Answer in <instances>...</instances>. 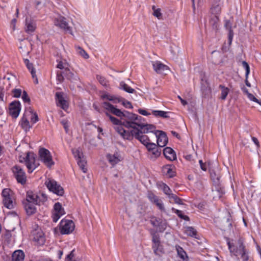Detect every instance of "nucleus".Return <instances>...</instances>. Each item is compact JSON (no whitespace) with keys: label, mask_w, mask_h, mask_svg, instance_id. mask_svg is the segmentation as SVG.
<instances>
[{"label":"nucleus","mask_w":261,"mask_h":261,"mask_svg":"<svg viewBox=\"0 0 261 261\" xmlns=\"http://www.w3.org/2000/svg\"><path fill=\"white\" fill-rule=\"evenodd\" d=\"M160 187L163 191L164 193L168 196V197L172 194L171 189L169 187L165 184L162 183L160 185Z\"/></svg>","instance_id":"nucleus-37"},{"label":"nucleus","mask_w":261,"mask_h":261,"mask_svg":"<svg viewBox=\"0 0 261 261\" xmlns=\"http://www.w3.org/2000/svg\"><path fill=\"white\" fill-rule=\"evenodd\" d=\"M14 176L18 182L24 185L27 181V176L23 169L18 165H15L12 168Z\"/></svg>","instance_id":"nucleus-12"},{"label":"nucleus","mask_w":261,"mask_h":261,"mask_svg":"<svg viewBox=\"0 0 261 261\" xmlns=\"http://www.w3.org/2000/svg\"><path fill=\"white\" fill-rule=\"evenodd\" d=\"M107 158L112 166L116 165L123 160V157L119 152H116L113 154H108Z\"/></svg>","instance_id":"nucleus-21"},{"label":"nucleus","mask_w":261,"mask_h":261,"mask_svg":"<svg viewBox=\"0 0 261 261\" xmlns=\"http://www.w3.org/2000/svg\"><path fill=\"white\" fill-rule=\"evenodd\" d=\"M242 65H243L244 68H245V69L246 70V73H245V76H246L245 84H246L247 86H248L249 87H251V84H250V83L248 82V81L247 80L248 77V75H249V74L250 73V67H249V66L248 64V63L246 62H245V61H243L242 62Z\"/></svg>","instance_id":"nucleus-30"},{"label":"nucleus","mask_w":261,"mask_h":261,"mask_svg":"<svg viewBox=\"0 0 261 261\" xmlns=\"http://www.w3.org/2000/svg\"><path fill=\"white\" fill-rule=\"evenodd\" d=\"M133 137L139 140L145 146L150 142L148 136L139 133V130L137 129H131L128 133H125L124 135V139L131 140Z\"/></svg>","instance_id":"nucleus-5"},{"label":"nucleus","mask_w":261,"mask_h":261,"mask_svg":"<svg viewBox=\"0 0 261 261\" xmlns=\"http://www.w3.org/2000/svg\"><path fill=\"white\" fill-rule=\"evenodd\" d=\"M146 147L148 150L150 152L155 148L156 147V145L155 143L149 142L146 145Z\"/></svg>","instance_id":"nucleus-47"},{"label":"nucleus","mask_w":261,"mask_h":261,"mask_svg":"<svg viewBox=\"0 0 261 261\" xmlns=\"http://www.w3.org/2000/svg\"><path fill=\"white\" fill-rule=\"evenodd\" d=\"M65 214L64 208L62 207L61 204L59 202H57L54 204V210L53 212V221L56 222L60 218L61 216Z\"/></svg>","instance_id":"nucleus-16"},{"label":"nucleus","mask_w":261,"mask_h":261,"mask_svg":"<svg viewBox=\"0 0 261 261\" xmlns=\"http://www.w3.org/2000/svg\"><path fill=\"white\" fill-rule=\"evenodd\" d=\"M224 26L225 28L228 30V40L229 44H231L233 37V33L232 30V21L230 20H226L225 21Z\"/></svg>","instance_id":"nucleus-26"},{"label":"nucleus","mask_w":261,"mask_h":261,"mask_svg":"<svg viewBox=\"0 0 261 261\" xmlns=\"http://www.w3.org/2000/svg\"><path fill=\"white\" fill-rule=\"evenodd\" d=\"M122 100H121V102H122V105H123V106H124L126 108H133L132 104L129 101L125 100L123 98H122Z\"/></svg>","instance_id":"nucleus-48"},{"label":"nucleus","mask_w":261,"mask_h":261,"mask_svg":"<svg viewBox=\"0 0 261 261\" xmlns=\"http://www.w3.org/2000/svg\"><path fill=\"white\" fill-rule=\"evenodd\" d=\"M104 107L118 117H120L121 118H123V117L126 118L123 124L125 127L128 129H137L139 130V133L141 134L155 132V126L152 124H145L142 123L141 120L142 118L140 116L127 111L122 112L113 105L108 103H104Z\"/></svg>","instance_id":"nucleus-1"},{"label":"nucleus","mask_w":261,"mask_h":261,"mask_svg":"<svg viewBox=\"0 0 261 261\" xmlns=\"http://www.w3.org/2000/svg\"><path fill=\"white\" fill-rule=\"evenodd\" d=\"M31 237L35 244L37 245H42L44 244L45 239L44 233L42 229L38 226H35V228L31 232Z\"/></svg>","instance_id":"nucleus-7"},{"label":"nucleus","mask_w":261,"mask_h":261,"mask_svg":"<svg viewBox=\"0 0 261 261\" xmlns=\"http://www.w3.org/2000/svg\"><path fill=\"white\" fill-rule=\"evenodd\" d=\"M55 25L59 27L64 31L72 35L71 27L69 24V21L62 16H58L54 20Z\"/></svg>","instance_id":"nucleus-8"},{"label":"nucleus","mask_w":261,"mask_h":261,"mask_svg":"<svg viewBox=\"0 0 261 261\" xmlns=\"http://www.w3.org/2000/svg\"><path fill=\"white\" fill-rule=\"evenodd\" d=\"M242 90H243V92H244L245 94L247 95V94H248V93H249V92H248V89H247L246 88L244 87V88H242Z\"/></svg>","instance_id":"nucleus-63"},{"label":"nucleus","mask_w":261,"mask_h":261,"mask_svg":"<svg viewBox=\"0 0 261 261\" xmlns=\"http://www.w3.org/2000/svg\"><path fill=\"white\" fill-rule=\"evenodd\" d=\"M22 99L24 102H29L30 101V99L28 96L27 93L25 91H24L22 93Z\"/></svg>","instance_id":"nucleus-50"},{"label":"nucleus","mask_w":261,"mask_h":261,"mask_svg":"<svg viewBox=\"0 0 261 261\" xmlns=\"http://www.w3.org/2000/svg\"><path fill=\"white\" fill-rule=\"evenodd\" d=\"M211 14L214 16L218 15L220 14L221 12V7L219 5H216L215 6H213L211 9Z\"/></svg>","instance_id":"nucleus-35"},{"label":"nucleus","mask_w":261,"mask_h":261,"mask_svg":"<svg viewBox=\"0 0 261 261\" xmlns=\"http://www.w3.org/2000/svg\"><path fill=\"white\" fill-rule=\"evenodd\" d=\"M163 153L166 158L170 161H173L176 159L175 153L170 147H166L163 150Z\"/></svg>","instance_id":"nucleus-24"},{"label":"nucleus","mask_w":261,"mask_h":261,"mask_svg":"<svg viewBox=\"0 0 261 261\" xmlns=\"http://www.w3.org/2000/svg\"><path fill=\"white\" fill-rule=\"evenodd\" d=\"M3 202L4 206L9 208H13L15 205L13 192L10 189H5L2 191Z\"/></svg>","instance_id":"nucleus-6"},{"label":"nucleus","mask_w":261,"mask_h":261,"mask_svg":"<svg viewBox=\"0 0 261 261\" xmlns=\"http://www.w3.org/2000/svg\"><path fill=\"white\" fill-rule=\"evenodd\" d=\"M72 153L77 160V164L84 173H86L87 169L86 167L87 162L83 158V152L81 148H74L72 149Z\"/></svg>","instance_id":"nucleus-9"},{"label":"nucleus","mask_w":261,"mask_h":261,"mask_svg":"<svg viewBox=\"0 0 261 261\" xmlns=\"http://www.w3.org/2000/svg\"><path fill=\"white\" fill-rule=\"evenodd\" d=\"M186 233L187 235L191 237H195L196 235V231L192 227H188L186 229Z\"/></svg>","instance_id":"nucleus-43"},{"label":"nucleus","mask_w":261,"mask_h":261,"mask_svg":"<svg viewBox=\"0 0 261 261\" xmlns=\"http://www.w3.org/2000/svg\"><path fill=\"white\" fill-rule=\"evenodd\" d=\"M219 87L221 89L220 99L225 100L229 92V89L222 85H220Z\"/></svg>","instance_id":"nucleus-29"},{"label":"nucleus","mask_w":261,"mask_h":261,"mask_svg":"<svg viewBox=\"0 0 261 261\" xmlns=\"http://www.w3.org/2000/svg\"><path fill=\"white\" fill-rule=\"evenodd\" d=\"M152 9L153 10V16L157 17L159 19H161L162 17L161 9H156L154 6H152Z\"/></svg>","instance_id":"nucleus-42"},{"label":"nucleus","mask_w":261,"mask_h":261,"mask_svg":"<svg viewBox=\"0 0 261 261\" xmlns=\"http://www.w3.org/2000/svg\"><path fill=\"white\" fill-rule=\"evenodd\" d=\"M47 199L46 194L43 193H36L32 191H29L27 193L26 199L24 201L40 205L45 202Z\"/></svg>","instance_id":"nucleus-4"},{"label":"nucleus","mask_w":261,"mask_h":261,"mask_svg":"<svg viewBox=\"0 0 261 261\" xmlns=\"http://www.w3.org/2000/svg\"><path fill=\"white\" fill-rule=\"evenodd\" d=\"M103 99H107L110 101H113L114 103L120 102L122 100V97H116L114 95H111L109 94H105L102 95Z\"/></svg>","instance_id":"nucleus-28"},{"label":"nucleus","mask_w":261,"mask_h":261,"mask_svg":"<svg viewBox=\"0 0 261 261\" xmlns=\"http://www.w3.org/2000/svg\"><path fill=\"white\" fill-rule=\"evenodd\" d=\"M152 65L154 70L158 73H163L165 71L169 70L168 67L162 63L160 61L152 62Z\"/></svg>","instance_id":"nucleus-20"},{"label":"nucleus","mask_w":261,"mask_h":261,"mask_svg":"<svg viewBox=\"0 0 261 261\" xmlns=\"http://www.w3.org/2000/svg\"><path fill=\"white\" fill-rule=\"evenodd\" d=\"M24 253L21 250L15 251L12 255V261H24Z\"/></svg>","instance_id":"nucleus-25"},{"label":"nucleus","mask_w":261,"mask_h":261,"mask_svg":"<svg viewBox=\"0 0 261 261\" xmlns=\"http://www.w3.org/2000/svg\"><path fill=\"white\" fill-rule=\"evenodd\" d=\"M57 68L60 69H63L64 68H65V65L62 62H60L58 65H57Z\"/></svg>","instance_id":"nucleus-59"},{"label":"nucleus","mask_w":261,"mask_h":261,"mask_svg":"<svg viewBox=\"0 0 261 261\" xmlns=\"http://www.w3.org/2000/svg\"><path fill=\"white\" fill-rule=\"evenodd\" d=\"M24 63L28 68V69L30 70L31 72V73L32 74V77L35 79V83L36 84H38V79L36 77V71L33 67V65L32 63H31L29 60L25 59L24 60Z\"/></svg>","instance_id":"nucleus-27"},{"label":"nucleus","mask_w":261,"mask_h":261,"mask_svg":"<svg viewBox=\"0 0 261 261\" xmlns=\"http://www.w3.org/2000/svg\"><path fill=\"white\" fill-rule=\"evenodd\" d=\"M152 249L153 253L158 257L160 258L164 254L165 251L163 246L160 244V239L158 236H154L152 238Z\"/></svg>","instance_id":"nucleus-14"},{"label":"nucleus","mask_w":261,"mask_h":261,"mask_svg":"<svg viewBox=\"0 0 261 261\" xmlns=\"http://www.w3.org/2000/svg\"><path fill=\"white\" fill-rule=\"evenodd\" d=\"M172 210L174 213H176L178 215V216L180 218L183 219L184 220H188V217L187 216H185L184 215H183L181 211L176 210L174 208H172Z\"/></svg>","instance_id":"nucleus-45"},{"label":"nucleus","mask_w":261,"mask_h":261,"mask_svg":"<svg viewBox=\"0 0 261 261\" xmlns=\"http://www.w3.org/2000/svg\"><path fill=\"white\" fill-rule=\"evenodd\" d=\"M219 22V16L218 15L214 16L210 20V23L214 29H218Z\"/></svg>","instance_id":"nucleus-39"},{"label":"nucleus","mask_w":261,"mask_h":261,"mask_svg":"<svg viewBox=\"0 0 261 261\" xmlns=\"http://www.w3.org/2000/svg\"><path fill=\"white\" fill-rule=\"evenodd\" d=\"M120 88L129 93H133L135 90L125 84L124 82H121L120 84Z\"/></svg>","instance_id":"nucleus-32"},{"label":"nucleus","mask_w":261,"mask_h":261,"mask_svg":"<svg viewBox=\"0 0 261 261\" xmlns=\"http://www.w3.org/2000/svg\"><path fill=\"white\" fill-rule=\"evenodd\" d=\"M247 96L250 100L254 102L257 101V99L251 93H248Z\"/></svg>","instance_id":"nucleus-54"},{"label":"nucleus","mask_w":261,"mask_h":261,"mask_svg":"<svg viewBox=\"0 0 261 261\" xmlns=\"http://www.w3.org/2000/svg\"><path fill=\"white\" fill-rule=\"evenodd\" d=\"M161 149H159L157 147L154 148L152 151H150V158L152 159L156 158L161 154Z\"/></svg>","instance_id":"nucleus-41"},{"label":"nucleus","mask_w":261,"mask_h":261,"mask_svg":"<svg viewBox=\"0 0 261 261\" xmlns=\"http://www.w3.org/2000/svg\"><path fill=\"white\" fill-rule=\"evenodd\" d=\"M26 166L28 169V172H32L39 165V163L36 162L35 155L32 152H28L27 153Z\"/></svg>","instance_id":"nucleus-13"},{"label":"nucleus","mask_w":261,"mask_h":261,"mask_svg":"<svg viewBox=\"0 0 261 261\" xmlns=\"http://www.w3.org/2000/svg\"><path fill=\"white\" fill-rule=\"evenodd\" d=\"M40 160L47 167H50L54 164L52 156L49 150L42 148L39 151Z\"/></svg>","instance_id":"nucleus-11"},{"label":"nucleus","mask_w":261,"mask_h":261,"mask_svg":"<svg viewBox=\"0 0 261 261\" xmlns=\"http://www.w3.org/2000/svg\"><path fill=\"white\" fill-rule=\"evenodd\" d=\"M14 96L15 97H19L21 94V90L18 89H15L13 90Z\"/></svg>","instance_id":"nucleus-51"},{"label":"nucleus","mask_w":261,"mask_h":261,"mask_svg":"<svg viewBox=\"0 0 261 261\" xmlns=\"http://www.w3.org/2000/svg\"><path fill=\"white\" fill-rule=\"evenodd\" d=\"M96 78L99 83L103 86L107 87L109 86V81L105 77L100 75H97Z\"/></svg>","instance_id":"nucleus-36"},{"label":"nucleus","mask_w":261,"mask_h":261,"mask_svg":"<svg viewBox=\"0 0 261 261\" xmlns=\"http://www.w3.org/2000/svg\"><path fill=\"white\" fill-rule=\"evenodd\" d=\"M178 98L180 99V102L183 106H186L187 104V102L183 99L180 96H178Z\"/></svg>","instance_id":"nucleus-60"},{"label":"nucleus","mask_w":261,"mask_h":261,"mask_svg":"<svg viewBox=\"0 0 261 261\" xmlns=\"http://www.w3.org/2000/svg\"><path fill=\"white\" fill-rule=\"evenodd\" d=\"M36 28L35 21L30 18L25 19V31L28 33L34 32Z\"/></svg>","instance_id":"nucleus-22"},{"label":"nucleus","mask_w":261,"mask_h":261,"mask_svg":"<svg viewBox=\"0 0 261 261\" xmlns=\"http://www.w3.org/2000/svg\"><path fill=\"white\" fill-rule=\"evenodd\" d=\"M104 103H109V102H103L102 103V107L106 111V112H105V114H106V116L109 118L110 120L112 123V124L115 125L114 128L116 130V131L124 139V135L125 134V133H128V132H129V130H125L123 127V126H125L123 124L124 122V120H125V119H126V118L123 117V118H121L120 117H119L121 119V120H119L118 119L115 118V117L112 116L110 114V113H111L113 114H114L112 112H111V111H110L105 108ZM110 104H111V103H110Z\"/></svg>","instance_id":"nucleus-3"},{"label":"nucleus","mask_w":261,"mask_h":261,"mask_svg":"<svg viewBox=\"0 0 261 261\" xmlns=\"http://www.w3.org/2000/svg\"><path fill=\"white\" fill-rule=\"evenodd\" d=\"M38 121V116L36 113L33 114L31 118V121L34 123Z\"/></svg>","instance_id":"nucleus-56"},{"label":"nucleus","mask_w":261,"mask_h":261,"mask_svg":"<svg viewBox=\"0 0 261 261\" xmlns=\"http://www.w3.org/2000/svg\"><path fill=\"white\" fill-rule=\"evenodd\" d=\"M67 78L71 81H77L79 78L76 74H75L71 72L68 71V73H67Z\"/></svg>","instance_id":"nucleus-46"},{"label":"nucleus","mask_w":261,"mask_h":261,"mask_svg":"<svg viewBox=\"0 0 261 261\" xmlns=\"http://www.w3.org/2000/svg\"><path fill=\"white\" fill-rule=\"evenodd\" d=\"M74 224L72 220H63L60 223L61 232L62 234H68L74 229Z\"/></svg>","instance_id":"nucleus-15"},{"label":"nucleus","mask_w":261,"mask_h":261,"mask_svg":"<svg viewBox=\"0 0 261 261\" xmlns=\"http://www.w3.org/2000/svg\"><path fill=\"white\" fill-rule=\"evenodd\" d=\"M171 133L173 134V135H174L176 137L178 138L179 135H178V134L176 132H174V131H172Z\"/></svg>","instance_id":"nucleus-64"},{"label":"nucleus","mask_w":261,"mask_h":261,"mask_svg":"<svg viewBox=\"0 0 261 261\" xmlns=\"http://www.w3.org/2000/svg\"><path fill=\"white\" fill-rule=\"evenodd\" d=\"M23 204L28 215H32L36 213V208L35 204L23 201Z\"/></svg>","instance_id":"nucleus-23"},{"label":"nucleus","mask_w":261,"mask_h":261,"mask_svg":"<svg viewBox=\"0 0 261 261\" xmlns=\"http://www.w3.org/2000/svg\"><path fill=\"white\" fill-rule=\"evenodd\" d=\"M73 252L74 250L71 251L70 253L67 255L65 259L66 261H72V259L74 257Z\"/></svg>","instance_id":"nucleus-53"},{"label":"nucleus","mask_w":261,"mask_h":261,"mask_svg":"<svg viewBox=\"0 0 261 261\" xmlns=\"http://www.w3.org/2000/svg\"><path fill=\"white\" fill-rule=\"evenodd\" d=\"M157 138V144L159 147H163L168 143V138L165 133L162 131L156 130L154 133Z\"/></svg>","instance_id":"nucleus-17"},{"label":"nucleus","mask_w":261,"mask_h":261,"mask_svg":"<svg viewBox=\"0 0 261 261\" xmlns=\"http://www.w3.org/2000/svg\"><path fill=\"white\" fill-rule=\"evenodd\" d=\"M61 123L64 126V128H65L66 133L68 132V127H69V123L67 120H63L61 121Z\"/></svg>","instance_id":"nucleus-52"},{"label":"nucleus","mask_w":261,"mask_h":261,"mask_svg":"<svg viewBox=\"0 0 261 261\" xmlns=\"http://www.w3.org/2000/svg\"><path fill=\"white\" fill-rule=\"evenodd\" d=\"M168 198L170 199L171 201H172L173 202L179 204H182L181 199L173 193L170 195Z\"/></svg>","instance_id":"nucleus-44"},{"label":"nucleus","mask_w":261,"mask_h":261,"mask_svg":"<svg viewBox=\"0 0 261 261\" xmlns=\"http://www.w3.org/2000/svg\"><path fill=\"white\" fill-rule=\"evenodd\" d=\"M16 21H17V20H16V19H15V18L13 19L11 21V25L13 27V30L15 29Z\"/></svg>","instance_id":"nucleus-61"},{"label":"nucleus","mask_w":261,"mask_h":261,"mask_svg":"<svg viewBox=\"0 0 261 261\" xmlns=\"http://www.w3.org/2000/svg\"><path fill=\"white\" fill-rule=\"evenodd\" d=\"M56 99L57 105L58 107H61L64 110L67 109L68 107V103L63 97V93L57 92L56 94Z\"/></svg>","instance_id":"nucleus-19"},{"label":"nucleus","mask_w":261,"mask_h":261,"mask_svg":"<svg viewBox=\"0 0 261 261\" xmlns=\"http://www.w3.org/2000/svg\"><path fill=\"white\" fill-rule=\"evenodd\" d=\"M75 49L77 54L85 59H87L89 58L88 54L86 52V51L81 48L80 46H76Z\"/></svg>","instance_id":"nucleus-31"},{"label":"nucleus","mask_w":261,"mask_h":261,"mask_svg":"<svg viewBox=\"0 0 261 261\" xmlns=\"http://www.w3.org/2000/svg\"><path fill=\"white\" fill-rule=\"evenodd\" d=\"M20 125L23 129H24L25 131L29 130L31 127L29 121L24 117L22 118L20 122Z\"/></svg>","instance_id":"nucleus-33"},{"label":"nucleus","mask_w":261,"mask_h":261,"mask_svg":"<svg viewBox=\"0 0 261 261\" xmlns=\"http://www.w3.org/2000/svg\"><path fill=\"white\" fill-rule=\"evenodd\" d=\"M45 185L48 190L58 195H62L64 194L63 188L57 182L52 179H47L45 181Z\"/></svg>","instance_id":"nucleus-10"},{"label":"nucleus","mask_w":261,"mask_h":261,"mask_svg":"<svg viewBox=\"0 0 261 261\" xmlns=\"http://www.w3.org/2000/svg\"><path fill=\"white\" fill-rule=\"evenodd\" d=\"M147 197L150 201V202L154 204L159 202V201L160 200L157 196H156L154 193H153L151 192H149L148 193Z\"/></svg>","instance_id":"nucleus-34"},{"label":"nucleus","mask_w":261,"mask_h":261,"mask_svg":"<svg viewBox=\"0 0 261 261\" xmlns=\"http://www.w3.org/2000/svg\"><path fill=\"white\" fill-rule=\"evenodd\" d=\"M164 171L170 177H172L174 175V172L173 171L172 167L170 165L165 166L164 167Z\"/></svg>","instance_id":"nucleus-40"},{"label":"nucleus","mask_w":261,"mask_h":261,"mask_svg":"<svg viewBox=\"0 0 261 261\" xmlns=\"http://www.w3.org/2000/svg\"><path fill=\"white\" fill-rule=\"evenodd\" d=\"M138 112L140 114L144 116H147L150 114L146 110L143 109H139L138 110Z\"/></svg>","instance_id":"nucleus-57"},{"label":"nucleus","mask_w":261,"mask_h":261,"mask_svg":"<svg viewBox=\"0 0 261 261\" xmlns=\"http://www.w3.org/2000/svg\"><path fill=\"white\" fill-rule=\"evenodd\" d=\"M152 114L156 117H160L163 118H167V112L163 111L154 110L152 111Z\"/></svg>","instance_id":"nucleus-38"},{"label":"nucleus","mask_w":261,"mask_h":261,"mask_svg":"<svg viewBox=\"0 0 261 261\" xmlns=\"http://www.w3.org/2000/svg\"><path fill=\"white\" fill-rule=\"evenodd\" d=\"M19 161L21 163H26L27 162V153L25 154H23V156L20 155L19 156Z\"/></svg>","instance_id":"nucleus-55"},{"label":"nucleus","mask_w":261,"mask_h":261,"mask_svg":"<svg viewBox=\"0 0 261 261\" xmlns=\"http://www.w3.org/2000/svg\"><path fill=\"white\" fill-rule=\"evenodd\" d=\"M155 204L161 211H165V207H164V204L161 199L159 201V202H156Z\"/></svg>","instance_id":"nucleus-49"},{"label":"nucleus","mask_w":261,"mask_h":261,"mask_svg":"<svg viewBox=\"0 0 261 261\" xmlns=\"http://www.w3.org/2000/svg\"><path fill=\"white\" fill-rule=\"evenodd\" d=\"M201 169L203 171L206 170V165L204 163H203L202 165H201L200 166Z\"/></svg>","instance_id":"nucleus-62"},{"label":"nucleus","mask_w":261,"mask_h":261,"mask_svg":"<svg viewBox=\"0 0 261 261\" xmlns=\"http://www.w3.org/2000/svg\"><path fill=\"white\" fill-rule=\"evenodd\" d=\"M20 111V103L19 101H14L10 103L9 114L13 118H16Z\"/></svg>","instance_id":"nucleus-18"},{"label":"nucleus","mask_w":261,"mask_h":261,"mask_svg":"<svg viewBox=\"0 0 261 261\" xmlns=\"http://www.w3.org/2000/svg\"><path fill=\"white\" fill-rule=\"evenodd\" d=\"M252 140L254 143V144L257 146V147H259V142L256 138L254 137H252Z\"/></svg>","instance_id":"nucleus-58"},{"label":"nucleus","mask_w":261,"mask_h":261,"mask_svg":"<svg viewBox=\"0 0 261 261\" xmlns=\"http://www.w3.org/2000/svg\"><path fill=\"white\" fill-rule=\"evenodd\" d=\"M228 246L230 252L234 255L240 256L243 261H248V251L246 249L244 240L242 238L239 239L234 245L228 242Z\"/></svg>","instance_id":"nucleus-2"}]
</instances>
